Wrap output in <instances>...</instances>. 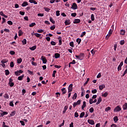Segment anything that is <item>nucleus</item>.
I'll return each instance as SVG.
<instances>
[{
  "mask_svg": "<svg viewBox=\"0 0 127 127\" xmlns=\"http://www.w3.org/2000/svg\"><path fill=\"white\" fill-rule=\"evenodd\" d=\"M23 73V71L20 69L19 70H17L16 71H15L14 74L15 76H19L20 74H22Z\"/></svg>",
  "mask_w": 127,
  "mask_h": 127,
  "instance_id": "2",
  "label": "nucleus"
},
{
  "mask_svg": "<svg viewBox=\"0 0 127 127\" xmlns=\"http://www.w3.org/2000/svg\"><path fill=\"white\" fill-rule=\"evenodd\" d=\"M87 122L88 123V124H89V125H91L92 126L95 125V122L92 120H88Z\"/></svg>",
  "mask_w": 127,
  "mask_h": 127,
  "instance_id": "9",
  "label": "nucleus"
},
{
  "mask_svg": "<svg viewBox=\"0 0 127 127\" xmlns=\"http://www.w3.org/2000/svg\"><path fill=\"white\" fill-rule=\"evenodd\" d=\"M4 97L5 99H8L9 98V96H8V94L7 93H5V95L4 96Z\"/></svg>",
  "mask_w": 127,
  "mask_h": 127,
  "instance_id": "49",
  "label": "nucleus"
},
{
  "mask_svg": "<svg viewBox=\"0 0 127 127\" xmlns=\"http://www.w3.org/2000/svg\"><path fill=\"white\" fill-rule=\"evenodd\" d=\"M120 34L121 35H125L126 34V30L124 29H122L120 31Z\"/></svg>",
  "mask_w": 127,
  "mask_h": 127,
  "instance_id": "17",
  "label": "nucleus"
},
{
  "mask_svg": "<svg viewBox=\"0 0 127 127\" xmlns=\"http://www.w3.org/2000/svg\"><path fill=\"white\" fill-rule=\"evenodd\" d=\"M120 44L121 45H124L125 44V40H121L120 41Z\"/></svg>",
  "mask_w": 127,
  "mask_h": 127,
  "instance_id": "55",
  "label": "nucleus"
},
{
  "mask_svg": "<svg viewBox=\"0 0 127 127\" xmlns=\"http://www.w3.org/2000/svg\"><path fill=\"white\" fill-rule=\"evenodd\" d=\"M0 15H1V16H3L5 18H7V15H5L4 14H3V11H0Z\"/></svg>",
  "mask_w": 127,
  "mask_h": 127,
  "instance_id": "18",
  "label": "nucleus"
},
{
  "mask_svg": "<svg viewBox=\"0 0 127 127\" xmlns=\"http://www.w3.org/2000/svg\"><path fill=\"white\" fill-rule=\"evenodd\" d=\"M2 127H9L8 126L5 125V122H3Z\"/></svg>",
  "mask_w": 127,
  "mask_h": 127,
  "instance_id": "58",
  "label": "nucleus"
},
{
  "mask_svg": "<svg viewBox=\"0 0 127 127\" xmlns=\"http://www.w3.org/2000/svg\"><path fill=\"white\" fill-rule=\"evenodd\" d=\"M59 15H60V11L59 10L56 11V16H59Z\"/></svg>",
  "mask_w": 127,
  "mask_h": 127,
  "instance_id": "52",
  "label": "nucleus"
},
{
  "mask_svg": "<svg viewBox=\"0 0 127 127\" xmlns=\"http://www.w3.org/2000/svg\"><path fill=\"white\" fill-rule=\"evenodd\" d=\"M106 88V85L105 84H102L101 85H99V89L100 91H102L103 89H105Z\"/></svg>",
  "mask_w": 127,
  "mask_h": 127,
  "instance_id": "11",
  "label": "nucleus"
},
{
  "mask_svg": "<svg viewBox=\"0 0 127 127\" xmlns=\"http://www.w3.org/2000/svg\"><path fill=\"white\" fill-rule=\"evenodd\" d=\"M113 121L114 123H118V122L119 121V118L118 117V116L114 117L113 118Z\"/></svg>",
  "mask_w": 127,
  "mask_h": 127,
  "instance_id": "15",
  "label": "nucleus"
},
{
  "mask_svg": "<svg viewBox=\"0 0 127 127\" xmlns=\"http://www.w3.org/2000/svg\"><path fill=\"white\" fill-rule=\"evenodd\" d=\"M16 113V112L15 111H12L10 114V116H11V117H13L15 115Z\"/></svg>",
  "mask_w": 127,
  "mask_h": 127,
  "instance_id": "29",
  "label": "nucleus"
},
{
  "mask_svg": "<svg viewBox=\"0 0 127 127\" xmlns=\"http://www.w3.org/2000/svg\"><path fill=\"white\" fill-rule=\"evenodd\" d=\"M73 100H76L77 99V94L76 93H74L73 96L72 97Z\"/></svg>",
  "mask_w": 127,
  "mask_h": 127,
  "instance_id": "40",
  "label": "nucleus"
},
{
  "mask_svg": "<svg viewBox=\"0 0 127 127\" xmlns=\"http://www.w3.org/2000/svg\"><path fill=\"white\" fill-rule=\"evenodd\" d=\"M23 78H24V74H22V75L18 76L17 79L18 81H22V80H23Z\"/></svg>",
  "mask_w": 127,
  "mask_h": 127,
  "instance_id": "12",
  "label": "nucleus"
},
{
  "mask_svg": "<svg viewBox=\"0 0 127 127\" xmlns=\"http://www.w3.org/2000/svg\"><path fill=\"white\" fill-rule=\"evenodd\" d=\"M51 45H53V46H55V45H56V42L52 41L51 42Z\"/></svg>",
  "mask_w": 127,
  "mask_h": 127,
  "instance_id": "44",
  "label": "nucleus"
},
{
  "mask_svg": "<svg viewBox=\"0 0 127 127\" xmlns=\"http://www.w3.org/2000/svg\"><path fill=\"white\" fill-rule=\"evenodd\" d=\"M20 123L21 124V126H25V124L23 121H20Z\"/></svg>",
  "mask_w": 127,
  "mask_h": 127,
  "instance_id": "59",
  "label": "nucleus"
},
{
  "mask_svg": "<svg viewBox=\"0 0 127 127\" xmlns=\"http://www.w3.org/2000/svg\"><path fill=\"white\" fill-rule=\"evenodd\" d=\"M8 84L10 87H13V86H14V83L13 82H9Z\"/></svg>",
  "mask_w": 127,
  "mask_h": 127,
  "instance_id": "47",
  "label": "nucleus"
},
{
  "mask_svg": "<svg viewBox=\"0 0 127 127\" xmlns=\"http://www.w3.org/2000/svg\"><path fill=\"white\" fill-rule=\"evenodd\" d=\"M97 89H94V90H92V91H91L92 94H96V93H97Z\"/></svg>",
  "mask_w": 127,
  "mask_h": 127,
  "instance_id": "64",
  "label": "nucleus"
},
{
  "mask_svg": "<svg viewBox=\"0 0 127 127\" xmlns=\"http://www.w3.org/2000/svg\"><path fill=\"white\" fill-rule=\"evenodd\" d=\"M29 49H30V50H31L32 51H34V50H35V49H36V45L33 46L32 47H30Z\"/></svg>",
  "mask_w": 127,
  "mask_h": 127,
  "instance_id": "20",
  "label": "nucleus"
},
{
  "mask_svg": "<svg viewBox=\"0 0 127 127\" xmlns=\"http://www.w3.org/2000/svg\"><path fill=\"white\" fill-rule=\"evenodd\" d=\"M10 66L11 68H13V67H14V63H13V62H10Z\"/></svg>",
  "mask_w": 127,
  "mask_h": 127,
  "instance_id": "30",
  "label": "nucleus"
},
{
  "mask_svg": "<svg viewBox=\"0 0 127 127\" xmlns=\"http://www.w3.org/2000/svg\"><path fill=\"white\" fill-rule=\"evenodd\" d=\"M111 107H107L105 108V112H109V111H111Z\"/></svg>",
  "mask_w": 127,
  "mask_h": 127,
  "instance_id": "36",
  "label": "nucleus"
},
{
  "mask_svg": "<svg viewBox=\"0 0 127 127\" xmlns=\"http://www.w3.org/2000/svg\"><path fill=\"white\" fill-rule=\"evenodd\" d=\"M79 60L82 61V60H83V59H84V57H85V54L81 53L79 55Z\"/></svg>",
  "mask_w": 127,
  "mask_h": 127,
  "instance_id": "4",
  "label": "nucleus"
},
{
  "mask_svg": "<svg viewBox=\"0 0 127 127\" xmlns=\"http://www.w3.org/2000/svg\"><path fill=\"white\" fill-rule=\"evenodd\" d=\"M86 35V32H83L82 34L80 35V37H84V35Z\"/></svg>",
  "mask_w": 127,
  "mask_h": 127,
  "instance_id": "54",
  "label": "nucleus"
},
{
  "mask_svg": "<svg viewBox=\"0 0 127 127\" xmlns=\"http://www.w3.org/2000/svg\"><path fill=\"white\" fill-rule=\"evenodd\" d=\"M91 19L92 21H94V20H95V16L94 15V14H91Z\"/></svg>",
  "mask_w": 127,
  "mask_h": 127,
  "instance_id": "35",
  "label": "nucleus"
},
{
  "mask_svg": "<svg viewBox=\"0 0 127 127\" xmlns=\"http://www.w3.org/2000/svg\"><path fill=\"white\" fill-rule=\"evenodd\" d=\"M23 34V32H22V30H19L18 31V36H21Z\"/></svg>",
  "mask_w": 127,
  "mask_h": 127,
  "instance_id": "26",
  "label": "nucleus"
},
{
  "mask_svg": "<svg viewBox=\"0 0 127 127\" xmlns=\"http://www.w3.org/2000/svg\"><path fill=\"white\" fill-rule=\"evenodd\" d=\"M90 81V78H88L86 82L84 83L83 86H86L88 84V82Z\"/></svg>",
  "mask_w": 127,
  "mask_h": 127,
  "instance_id": "32",
  "label": "nucleus"
},
{
  "mask_svg": "<svg viewBox=\"0 0 127 127\" xmlns=\"http://www.w3.org/2000/svg\"><path fill=\"white\" fill-rule=\"evenodd\" d=\"M62 92H63L62 94L63 95H64V94H66L67 93V90H66V88H63L61 89Z\"/></svg>",
  "mask_w": 127,
  "mask_h": 127,
  "instance_id": "16",
  "label": "nucleus"
},
{
  "mask_svg": "<svg viewBox=\"0 0 127 127\" xmlns=\"http://www.w3.org/2000/svg\"><path fill=\"white\" fill-rule=\"evenodd\" d=\"M8 60H2V61H1V63L2 64H4L5 63H6L7 62H8Z\"/></svg>",
  "mask_w": 127,
  "mask_h": 127,
  "instance_id": "33",
  "label": "nucleus"
},
{
  "mask_svg": "<svg viewBox=\"0 0 127 127\" xmlns=\"http://www.w3.org/2000/svg\"><path fill=\"white\" fill-rule=\"evenodd\" d=\"M41 59L44 64H46V63H47V60L46 59V57H44V56H42Z\"/></svg>",
  "mask_w": 127,
  "mask_h": 127,
  "instance_id": "7",
  "label": "nucleus"
},
{
  "mask_svg": "<svg viewBox=\"0 0 127 127\" xmlns=\"http://www.w3.org/2000/svg\"><path fill=\"white\" fill-rule=\"evenodd\" d=\"M84 116H85V112H82V113L80 114V116H79V118H83V117H84Z\"/></svg>",
  "mask_w": 127,
  "mask_h": 127,
  "instance_id": "34",
  "label": "nucleus"
},
{
  "mask_svg": "<svg viewBox=\"0 0 127 127\" xmlns=\"http://www.w3.org/2000/svg\"><path fill=\"white\" fill-rule=\"evenodd\" d=\"M23 45H25L27 43L26 39H23L22 41Z\"/></svg>",
  "mask_w": 127,
  "mask_h": 127,
  "instance_id": "25",
  "label": "nucleus"
},
{
  "mask_svg": "<svg viewBox=\"0 0 127 127\" xmlns=\"http://www.w3.org/2000/svg\"><path fill=\"white\" fill-rule=\"evenodd\" d=\"M81 41H82V40H81V39L80 38H77L76 39V42H77L78 44H80L81 43Z\"/></svg>",
  "mask_w": 127,
  "mask_h": 127,
  "instance_id": "39",
  "label": "nucleus"
},
{
  "mask_svg": "<svg viewBox=\"0 0 127 127\" xmlns=\"http://www.w3.org/2000/svg\"><path fill=\"white\" fill-rule=\"evenodd\" d=\"M61 94L59 92L56 93V98H58V97H60Z\"/></svg>",
  "mask_w": 127,
  "mask_h": 127,
  "instance_id": "46",
  "label": "nucleus"
},
{
  "mask_svg": "<svg viewBox=\"0 0 127 127\" xmlns=\"http://www.w3.org/2000/svg\"><path fill=\"white\" fill-rule=\"evenodd\" d=\"M55 58H56V59H58V58H60V54L59 53L55 54Z\"/></svg>",
  "mask_w": 127,
  "mask_h": 127,
  "instance_id": "19",
  "label": "nucleus"
},
{
  "mask_svg": "<svg viewBox=\"0 0 127 127\" xmlns=\"http://www.w3.org/2000/svg\"><path fill=\"white\" fill-rule=\"evenodd\" d=\"M5 74L6 76H7V75H9V70H8V69L5 70Z\"/></svg>",
  "mask_w": 127,
  "mask_h": 127,
  "instance_id": "41",
  "label": "nucleus"
},
{
  "mask_svg": "<svg viewBox=\"0 0 127 127\" xmlns=\"http://www.w3.org/2000/svg\"><path fill=\"white\" fill-rule=\"evenodd\" d=\"M113 34V30L110 29L108 34L106 37V39H109V37Z\"/></svg>",
  "mask_w": 127,
  "mask_h": 127,
  "instance_id": "5",
  "label": "nucleus"
},
{
  "mask_svg": "<svg viewBox=\"0 0 127 127\" xmlns=\"http://www.w3.org/2000/svg\"><path fill=\"white\" fill-rule=\"evenodd\" d=\"M68 110V106H65L64 107V111H63V114H65L66 113V111Z\"/></svg>",
  "mask_w": 127,
  "mask_h": 127,
  "instance_id": "21",
  "label": "nucleus"
},
{
  "mask_svg": "<svg viewBox=\"0 0 127 127\" xmlns=\"http://www.w3.org/2000/svg\"><path fill=\"white\" fill-rule=\"evenodd\" d=\"M35 25H36V24L35 22L32 23L29 25L30 27H33V26H35Z\"/></svg>",
  "mask_w": 127,
  "mask_h": 127,
  "instance_id": "37",
  "label": "nucleus"
},
{
  "mask_svg": "<svg viewBox=\"0 0 127 127\" xmlns=\"http://www.w3.org/2000/svg\"><path fill=\"white\" fill-rule=\"evenodd\" d=\"M45 11H47V12H49L50 11V8H47L46 7H44Z\"/></svg>",
  "mask_w": 127,
  "mask_h": 127,
  "instance_id": "31",
  "label": "nucleus"
},
{
  "mask_svg": "<svg viewBox=\"0 0 127 127\" xmlns=\"http://www.w3.org/2000/svg\"><path fill=\"white\" fill-rule=\"evenodd\" d=\"M94 103V101H93V99H90L89 100V104L90 105H92V104H93Z\"/></svg>",
  "mask_w": 127,
  "mask_h": 127,
  "instance_id": "63",
  "label": "nucleus"
},
{
  "mask_svg": "<svg viewBox=\"0 0 127 127\" xmlns=\"http://www.w3.org/2000/svg\"><path fill=\"white\" fill-rule=\"evenodd\" d=\"M34 35H35V36H36V37H40L41 36V34H38L37 33H35L34 34Z\"/></svg>",
  "mask_w": 127,
  "mask_h": 127,
  "instance_id": "42",
  "label": "nucleus"
},
{
  "mask_svg": "<svg viewBox=\"0 0 127 127\" xmlns=\"http://www.w3.org/2000/svg\"><path fill=\"white\" fill-rule=\"evenodd\" d=\"M123 109L124 110H127V103H125V104L123 105Z\"/></svg>",
  "mask_w": 127,
  "mask_h": 127,
  "instance_id": "38",
  "label": "nucleus"
},
{
  "mask_svg": "<svg viewBox=\"0 0 127 127\" xmlns=\"http://www.w3.org/2000/svg\"><path fill=\"white\" fill-rule=\"evenodd\" d=\"M102 102V97L100 96L97 99V102L96 103V105H99Z\"/></svg>",
  "mask_w": 127,
  "mask_h": 127,
  "instance_id": "13",
  "label": "nucleus"
},
{
  "mask_svg": "<svg viewBox=\"0 0 127 127\" xmlns=\"http://www.w3.org/2000/svg\"><path fill=\"white\" fill-rule=\"evenodd\" d=\"M65 25H70L71 24V22H70V20L66 19L65 22Z\"/></svg>",
  "mask_w": 127,
  "mask_h": 127,
  "instance_id": "14",
  "label": "nucleus"
},
{
  "mask_svg": "<svg viewBox=\"0 0 127 127\" xmlns=\"http://www.w3.org/2000/svg\"><path fill=\"white\" fill-rule=\"evenodd\" d=\"M123 65H124V62H121L118 67V71H121V70H122V66H123Z\"/></svg>",
  "mask_w": 127,
  "mask_h": 127,
  "instance_id": "8",
  "label": "nucleus"
},
{
  "mask_svg": "<svg viewBox=\"0 0 127 127\" xmlns=\"http://www.w3.org/2000/svg\"><path fill=\"white\" fill-rule=\"evenodd\" d=\"M50 21H51V22H52V23H53V24H55V21H54L53 20V18H52V17H50Z\"/></svg>",
  "mask_w": 127,
  "mask_h": 127,
  "instance_id": "27",
  "label": "nucleus"
},
{
  "mask_svg": "<svg viewBox=\"0 0 127 127\" xmlns=\"http://www.w3.org/2000/svg\"><path fill=\"white\" fill-rule=\"evenodd\" d=\"M7 23L8 24H9V25H12V24H13V23H12V22L11 21H8L7 22Z\"/></svg>",
  "mask_w": 127,
  "mask_h": 127,
  "instance_id": "53",
  "label": "nucleus"
},
{
  "mask_svg": "<svg viewBox=\"0 0 127 127\" xmlns=\"http://www.w3.org/2000/svg\"><path fill=\"white\" fill-rule=\"evenodd\" d=\"M65 123V121H63V123H62L61 125L59 126V127H63L64 126V124Z\"/></svg>",
  "mask_w": 127,
  "mask_h": 127,
  "instance_id": "60",
  "label": "nucleus"
},
{
  "mask_svg": "<svg viewBox=\"0 0 127 127\" xmlns=\"http://www.w3.org/2000/svg\"><path fill=\"white\" fill-rule=\"evenodd\" d=\"M22 62V58H19L17 60V63L18 64H20Z\"/></svg>",
  "mask_w": 127,
  "mask_h": 127,
  "instance_id": "23",
  "label": "nucleus"
},
{
  "mask_svg": "<svg viewBox=\"0 0 127 127\" xmlns=\"http://www.w3.org/2000/svg\"><path fill=\"white\" fill-rule=\"evenodd\" d=\"M71 8H72V9H77L78 8V5H77L76 3L74 2L72 3Z\"/></svg>",
  "mask_w": 127,
  "mask_h": 127,
  "instance_id": "6",
  "label": "nucleus"
},
{
  "mask_svg": "<svg viewBox=\"0 0 127 127\" xmlns=\"http://www.w3.org/2000/svg\"><path fill=\"white\" fill-rule=\"evenodd\" d=\"M81 22V20L80 19H75L73 21L74 24H77V23H80Z\"/></svg>",
  "mask_w": 127,
  "mask_h": 127,
  "instance_id": "10",
  "label": "nucleus"
},
{
  "mask_svg": "<svg viewBox=\"0 0 127 127\" xmlns=\"http://www.w3.org/2000/svg\"><path fill=\"white\" fill-rule=\"evenodd\" d=\"M89 112L90 113H94V108L91 107L90 109H89Z\"/></svg>",
  "mask_w": 127,
  "mask_h": 127,
  "instance_id": "56",
  "label": "nucleus"
},
{
  "mask_svg": "<svg viewBox=\"0 0 127 127\" xmlns=\"http://www.w3.org/2000/svg\"><path fill=\"white\" fill-rule=\"evenodd\" d=\"M19 14H21V15H24V14H25V12L20 11Z\"/></svg>",
  "mask_w": 127,
  "mask_h": 127,
  "instance_id": "61",
  "label": "nucleus"
},
{
  "mask_svg": "<svg viewBox=\"0 0 127 127\" xmlns=\"http://www.w3.org/2000/svg\"><path fill=\"white\" fill-rule=\"evenodd\" d=\"M108 96V92H105L104 94H102V97H107Z\"/></svg>",
  "mask_w": 127,
  "mask_h": 127,
  "instance_id": "51",
  "label": "nucleus"
},
{
  "mask_svg": "<svg viewBox=\"0 0 127 127\" xmlns=\"http://www.w3.org/2000/svg\"><path fill=\"white\" fill-rule=\"evenodd\" d=\"M121 111H122V108L119 105L115 107L114 109V113H117V112H121Z\"/></svg>",
  "mask_w": 127,
  "mask_h": 127,
  "instance_id": "1",
  "label": "nucleus"
},
{
  "mask_svg": "<svg viewBox=\"0 0 127 127\" xmlns=\"http://www.w3.org/2000/svg\"><path fill=\"white\" fill-rule=\"evenodd\" d=\"M85 108H86V101H83V105L81 107V109H82V110H84V109H85Z\"/></svg>",
  "mask_w": 127,
  "mask_h": 127,
  "instance_id": "22",
  "label": "nucleus"
},
{
  "mask_svg": "<svg viewBox=\"0 0 127 127\" xmlns=\"http://www.w3.org/2000/svg\"><path fill=\"white\" fill-rule=\"evenodd\" d=\"M25 93H26V91L25 90V89H22V95L23 96L24 94H25Z\"/></svg>",
  "mask_w": 127,
  "mask_h": 127,
  "instance_id": "62",
  "label": "nucleus"
},
{
  "mask_svg": "<svg viewBox=\"0 0 127 127\" xmlns=\"http://www.w3.org/2000/svg\"><path fill=\"white\" fill-rule=\"evenodd\" d=\"M51 30H54L55 29V25H53L50 27Z\"/></svg>",
  "mask_w": 127,
  "mask_h": 127,
  "instance_id": "48",
  "label": "nucleus"
},
{
  "mask_svg": "<svg viewBox=\"0 0 127 127\" xmlns=\"http://www.w3.org/2000/svg\"><path fill=\"white\" fill-rule=\"evenodd\" d=\"M69 45L71 47L73 48L74 47V42H70L69 43Z\"/></svg>",
  "mask_w": 127,
  "mask_h": 127,
  "instance_id": "43",
  "label": "nucleus"
},
{
  "mask_svg": "<svg viewBox=\"0 0 127 127\" xmlns=\"http://www.w3.org/2000/svg\"><path fill=\"white\" fill-rule=\"evenodd\" d=\"M73 91V84H69L68 88V93H70Z\"/></svg>",
  "mask_w": 127,
  "mask_h": 127,
  "instance_id": "3",
  "label": "nucleus"
},
{
  "mask_svg": "<svg viewBox=\"0 0 127 127\" xmlns=\"http://www.w3.org/2000/svg\"><path fill=\"white\" fill-rule=\"evenodd\" d=\"M26 5H28V3L27 1H24L23 3H22V6L24 7L26 6Z\"/></svg>",
  "mask_w": 127,
  "mask_h": 127,
  "instance_id": "24",
  "label": "nucleus"
},
{
  "mask_svg": "<svg viewBox=\"0 0 127 127\" xmlns=\"http://www.w3.org/2000/svg\"><path fill=\"white\" fill-rule=\"evenodd\" d=\"M56 73H57V71L56 70H54V71H53V77L54 78H55V77H56L55 75H56Z\"/></svg>",
  "mask_w": 127,
  "mask_h": 127,
  "instance_id": "45",
  "label": "nucleus"
},
{
  "mask_svg": "<svg viewBox=\"0 0 127 127\" xmlns=\"http://www.w3.org/2000/svg\"><path fill=\"white\" fill-rule=\"evenodd\" d=\"M9 106L10 107H14V105H13V102H12V101L10 102Z\"/></svg>",
  "mask_w": 127,
  "mask_h": 127,
  "instance_id": "57",
  "label": "nucleus"
},
{
  "mask_svg": "<svg viewBox=\"0 0 127 127\" xmlns=\"http://www.w3.org/2000/svg\"><path fill=\"white\" fill-rule=\"evenodd\" d=\"M9 54L10 55H14V54H15V52L13 51H10Z\"/></svg>",
  "mask_w": 127,
  "mask_h": 127,
  "instance_id": "50",
  "label": "nucleus"
},
{
  "mask_svg": "<svg viewBox=\"0 0 127 127\" xmlns=\"http://www.w3.org/2000/svg\"><path fill=\"white\" fill-rule=\"evenodd\" d=\"M7 114H8V113L7 112H3L2 113H1V117H3V116L7 115Z\"/></svg>",
  "mask_w": 127,
  "mask_h": 127,
  "instance_id": "28",
  "label": "nucleus"
}]
</instances>
